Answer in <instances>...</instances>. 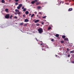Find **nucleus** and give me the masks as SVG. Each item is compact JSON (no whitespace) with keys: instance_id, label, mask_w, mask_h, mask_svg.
I'll list each match as a JSON object with an SVG mask.
<instances>
[{"instance_id":"49530a36","label":"nucleus","mask_w":74,"mask_h":74,"mask_svg":"<svg viewBox=\"0 0 74 74\" xmlns=\"http://www.w3.org/2000/svg\"><path fill=\"white\" fill-rule=\"evenodd\" d=\"M62 3H64V2H62Z\"/></svg>"},{"instance_id":"7ed1b4c3","label":"nucleus","mask_w":74,"mask_h":74,"mask_svg":"<svg viewBox=\"0 0 74 74\" xmlns=\"http://www.w3.org/2000/svg\"><path fill=\"white\" fill-rule=\"evenodd\" d=\"M37 0H35L34 1H32L31 2L32 4H34L36 2H37Z\"/></svg>"},{"instance_id":"c03bdc74","label":"nucleus","mask_w":74,"mask_h":74,"mask_svg":"<svg viewBox=\"0 0 74 74\" xmlns=\"http://www.w3.org/2000/svg\"><path fill=\"white\" fill-rule=\"evenodd\" d=\"M31 14H29V15H31Z\"/></svg>"},{"instance_id":"393cba45","label":"nucleus","mask_w":74,"mask_h":74,"mask_svg":"<svg viewBox=\"0 0 74 74\" xmlns=\"http://www.w3.org/2000/svg\"><path fill=\"white\" fill-rule=\"evenodd\" d=\"M62 37L63 38H65V36H62Z\"/></svg>"},{"instance_id":"2eb2a0df","label":"nucleus","mask_w":74,"mask_h":74,"mask_svg":"<svg viewBox=\"0 0 74 74\" xmlns=\"http://www.w3.org/2000/svg\"><path fill=\"white\" fill-rule=\"evenodd\" d=\"M40 4V3L38 2L36 3V5H39V4Z\"/></svg>"},{"instance_id":"4c0bfd02","label":"nucleus","mask_w":74,"mask_h":74,"mask_svg":"<svg viewBox=\"0 0 74 74\" xmlns=\"http://www.w3.org/2000/svg\"><path fill=\"white\" fill-rule=\"evenodd\" d=\"M66 50H67V51H69V48H67Z\"/></svg>"},{"instance_id":"6e6552de","label":"nucleus","mask_w":74,"mask_h":74,"mask_svg":"<svg viewBox=\"0 0 74 74\" xmlns=\"http://www.w3.org/2000/svg\"><path fill=\"white\" fill-rule=\"evenodd\" d=\"M39 22V20H37L35 21V23H37V22Z\"/></svg>"},{"instance_id":"79ce46f5","label":"nucleus","mask_w":74,"mask_h":74,"mask_svg":"<svg viewBox=\"0 0 74 74\" xmlns=\"http://www.w3.org/2000/svg\"><path fill=\"white\" fill-rule=\"evenodd\" d=\"M42 45V43H41V44H40V45Z\"/></svg>"},{"instance_id":"f03ea898","label":"nucleus","mask_w":74,"mask_h":74,"mask_svg":"<svg viewBox=\"0 0 74 74\" xmlns=\"http://www.w3.org/2000/svg\"><path fill=\"white\" fill-rule=\"evenodd\" d=\"M5 18L6 19H8L10 18V15L8 14H6Z\"/></svg>"},{"instance_id":"6ab92c4d","label":"nucleus","mask_w":74,"mask_h":74,"mask_svg":"<svg viewBox=\"0 0 74 74\" xmlns=\"http://www.w3.org/2000/svg\"><path fill=\"white\" fill-rule=\"evenodd\" d=\"M70 53H74V50L71 51Z\"/></svg>"},{"instance_id":"9b49d317","label":"nucleus","mask_w":74,"mask_h":74,"mask_svg":"<svg viewBox=\"0 0 74 74\" xmlns=\"http://www.w3.org/2000/svg\"><path fill=\"white\" fill-rule=\"evenodd\" d=\"M19 7H20L21 8V7H22V4H20L19 5Z\"/></svg>"},{"instance_id":"39448f33","label":"nucleus","mask_w":74,"mask_h":74,"mask_svg":"<svg viewBox=\"0 0 74 74\" xmlns=\"http://www.w3.org/2000/svg\"><path fill=\"white\" fill-rule=\"evenodd\" d=\"M73 10V9L72 8H70L69 9L68 11H71Z\"/></svg>"},{"instance_id":"ddd939ff","label":"nucleus","mask_w":74,"mask_h":74,"mask_svg":"<svg viewBox=\"0 0 74 74\" xmlns=\"http://www.w3.org/2000/svg\"><path fill=\"white\" fill-rule=\"evenodd\" d=\"M26 11V8H25L23 10V11H24V12H25V11Z\"/></svg>"},{"instance_id":"b1692460","label":"nucleus","mask_w":74,"mask_h":74,"mask_svg":"<svg viewBox=\"0 0 74 74\" xmlns=\"http://www.w3.org/2000/svg\"><path fill=\"white\" fill-rule=\"evenodd\" d=\"M17 14H18V15H19L20 14H21V12H17Z\"/></svg>"},{"instance_id":"9d476101","label":"nucleus","mask_w":74,"mask_h":74,"mask_svg":"<svg viewBox=\"0 0 74 74\" xmlns=\"http://www.w3.org/2000/svg\"><path fill=\"white\" fill-rule=\"evenodd\" d=\"M55 36H56V37H58L59 36V35L58 34H56L55 35Z\"/></svg>"},{"instance_id":"473e14b6","label":"nucleus","mask_w":74,"mask_h":74,"mask_svg":"<svg viewBox=\"0 0 74 74\" xmlns=\"http://www.w3.org/2000/svg\"><path fill=\"white\" fill-rule=\"evenodd\" d=\"M70 54H69L68 55V57H70Z\"/></svg>"},{"instance_id":"603ef678","label":"nucleus","mask_w":74,"mask_h":74,"mask_svg":"<svg viewBox=\"0 0 74 74\" xmlns=\"http://www.w3.org/2000/svg\"><path fill=\"white\" fill-rule=\"evenodd\" d=\"M42 50H43V49H42Z\"/></svg>"},{"instance_id":"a211bd4d","label":"nucleus","mask_w":74,"mask_h":74,"mask_svg":"<svg viewBox=\"0 0 74 74\" xmlns=\"http://www.w3.org/2000/svg\"><path fill=\"white\" fill-rule=\"evenodd\" d=\"M12 16H13L11 15V16L9 17V18H10V19H12Z\"/></svg>"},{"instance_id":"09e8293b","label":"nucleus","mask_w":74,"mask_h":74,"mask_svg":"<svg viewBox=\"0 0 74 74\" xmlns=\"http://www.w3.org/2000/svg\"><path fill=\"white\" fill-rule=\"evenodd\" d=\"M65 1H67L66 0Z\"/></svg>"},{"instance_id":"de8ad7c7","label":"nucleus","mask_w":74,"mask_h":74,"mask_svg":"<svg viewBox=\"0 0 74 74\" xmlns=\"http://www.w3.org/2000/svg\"><path fill=\"white\" fill-rule=\"evenodd\" d=\"M56 56H57V55H56Z\"/></svg>"},{"instance_id":"bb28decb","label":"nucleus","mask_w":74,"mask_h":74,"mask_svg":"<svg viewBox=\"0 0 74 74\" xmlns=\"http://www.w3.org/2000/svg\"><path fill=\"white\" fill-rule=\"evenodd\" d=\"M15 5H17L18 4V3L17 2H16L15 3Z\"/></svg>"},{"instance_id":"8fccbe9b","label":"nucleus","mask_w":74,"mask_h":74,"mask_svg":"<svg viewBox=\"0 0 74 74\" xmlns=\"http://www.w3.org/2000/svg\"><path fill=\"white\" fill-rule=\"evenodd\" d=\"M66 52H67V51H66Z\"/></svg>"},{"instance_id":"f257e3e1","label":"nucleus","mask_w":74,"mask_h":74,"mask_svg":"<svg viewBox=\"0 0 74 74\" xmlns=\"http://www.w3.org/2000/svg\"><path fill=\"white\" fill-rule=\"evenodd\" d=\"M38 31L39 32V33L41 34L43 32V30L41 28H40L38 29Z\"/></svg>"},{"instance_id":"5701e85b","label":"nucleus","mask_w":74,"mask_h":74,"mask_svg":"<svg viewBox=\"0 0 74 74\" xmlns=\"http://www.w3.org/2000/svg\"><path fill=\"white\" fill-rule=\"evenodd\" d=\"M36 25L37 26H40V24L37 23L36 24Z\"/></svg>"},{"instance_id":"0eeeda50","label":"nucleus","mask_w":74,"mask_h":74,"mask_svg":"<svg viewBox=\"0 0 74 74\" xmlns=\"http://www.w3.org/2000/svg\"><path fill=\"white\" fill-rule=\"evenodd\" d=\"M64 41H67V40L69 41V40H68V38H65L64 39Z\"/></svg>"},{"instance_id":"f8f14e48","label":"nucleus","mask_w":74,"mask_h":74,"mask_svg":"<svg viewBox=\"0 0 74 74\" xmlns=\"http://www.w3.org/2000/svg\"><path fill=\"white\" fill-rule=\"evenodd\" d=\"M15 11L16 12H17L19 11V10H18V9H16L15 10Z\"/></svg>"},{"instance_id":"a878e982","label":"nucleus","mask_w":74,"mask_h":74,"mask_svg":"<svg viewBox=\"0 0 74 74\" xmlns=\"http://www.w3.org/2000/svg\"><path fill=\"white\" fill-rule=\"evenodd\" d=\"M14 18L15 19H17V17H16V16H15L14 17Z\"/></svg>"},{"instance_id":"20e7f679","label":"nucleus","mask_w":74,"mask_h":74,"mask_svg":"<svg viewBox=\"0 0 74 74\" xmlns=\"http://www.w3.org/2000/svg\"><path fill=\"white\" fill-rule=\"evenodd\" d=\"M24 22H29V21L28 20V19H25Z\"/></svg>"},{"instance_id":"2f4dec72","label":"nucleus","mask_w":74,"mask_h":74,"mask_svg":"<svg viewBox=\"0 0 74 74\" xmlns=\"http://www.w3.org/2000/svg\"><path fill=\"white\" fill-rule=\"evenodd\" d=\"M22 9H24V6H23L22 7Z\"/></svg>"},{"instance_id":"a19ab883","label":"nucleus","mask_w":74,"mask_h":74,"mask_svg":"<svg viewBox=\"0 0 74 74\" xmlns=\"http://www.w3.org/2000/svg\"><path fill=\"white\" fill-rule=\"evenodd\" d=\"M9 1H12V0H9Z\"/></svg>"},{"instance_id":"c756f323","label":"nucleus","mask_w":74,"mask_h":74,"mask_svg":"<svg viewBox=\"0 0 74 74\" xmlns=\"http://www.w3.org/2000/svg\"><path fill=\"white\" fill-rule=\"evenodd\" d=\"M23 25V23H21L20 24V25Z\"/></svg>"},{"instance_id":"dca6fc26","label":"nucleus","mask_w":74,"mask_h":74,"mask_svg":"<svg viewBox=\"0 0 74 74\" xmlns=\"http://www.w3.org/2000/svg\"><path fill=\"white\" fill-rule=\"evenodd\" d=\"M17 8L18 10H19L21 8V7L18 6L17 7Z\"/></svg>"},{"instance_id":"864d4df0","label":"nucleus","mask_w":74,"mask_h":74,"mask_svg":"<svg viewBox=\"0 0 74 74\" xmlns=\"http://www.w3.org/2000/svg\"><path fill=\"white\" fill-rule=\"evenodd\" d=\"M41 42H42V41H41Z\"/></svg>"},{"instance_id":"c9c22d12","label":"nucleus","mask_w":74,"mask_h":74,"mask_svg":"<svg viewBox=\"0 0 74 74\" xmlns=\"http://www.w3.org/2000/svg\"><path fill=\"white\" fill-rule=\"evenodd\" d=\"M53 40H54L53 39H52L51 40V41H53Z\"/></svg>"},{"instance_id":"423d86ee","label":"nucleus","mask_w":74,"mask_h":74,"mask_svg":"<svg viewBox=\"0 0 74 74\" xmlns=\"http://www.w3.org/2000/svg\"><path fill=\"white\" fill-rule=\"evenodd\" d=\"M5 11L7 12H8V9H5Z\"/></svg>"},{"instance_id":"aec40b11","label":"nucleus","mask_w":74,"mask_h":74,"mask_svg":"<svg viewBox=\"0 0 74 74\" xmlns=\"http://www.w3.org/2000/svg\"><path fill=\"white\" fill-rule=\"evenodd\" d=\"M41 7L40 6H38L37 7L38 9H40V8H41Z\"/></svg>"},{"instance_id":"1a4fd4ad","label":"nucleus","mask_w":74,"mask_h":74,"mask_svg":"<svg viewBox=\"0 0 74 74\" xmlns=\"http://www.w3.org/2000/svg\"><path fill=\"white\" fill-rule=\"evenodd\" d=\"M25 14L26 15L29 14V12H28V11H26L25 12Z\"/></svg>"},{"instance_id":"3c124183","label":"nucleus","mask_w":74,"mask_h":74,"mask_svg":"<svg viewBox=\"0 0 74 74\" xmlns=\"http://www.w3.org/2000/svg\"><path fill=\"white\" fill-rule=\"evenodd\" d=\"M38 18H40V17H38Z\"/></svg>"},{"instance_id":"72a5a7b5","label":"nucleus","mask_w":74,"mask_h":74,"mask_svg":"<svg viewBox=\"0 0 74 74\" xmlns=\"http://www.w3.org/2000/svg\"><path fill=\"white\" fill-rule=\"evenodd\" d=\"M51 28L50 27H49L48 28V29L49 30H50V29H51Z\"/></svg>"},{"instance_id":"7c9ffc66","label":"nucleus","mask_w":74,"mask_h":74,"mask_svg":"<svg viewBox=\"0 0 74 74\" xmlns=\"http://www.w3.org/2000/svg\"><path fill=\"white\" fill-rule=\"evenodd\" d=\"M27 25V24H25L24 25V26H26V25Z\"/></svg>"},{"instance_id":"37998d69","label":"nucleus","mask_w":74,"mask_h":74,"mask_svg":"<svg viewBox=\"0 0 74 74\" xmlns=\"http://www.w3.org/2000/svg\"><path fill=\"white\" fill-rule=\"evenodd\" d=\"M15 15H16L17 14V13H15Z\"/></svg>"},{"instance_id":"412c9836","label":"nucleus","mask_w":74,"mask_h":74,"mask_svg":"<svg viewBox=\"0 0 74 74\" xmlns=\"http://www.w3.org/2000/svg\"><path fill=\"white\" fill-rule=\"evenodd\" d=\"M34 14H33L31 16V18H32V17H33V16H34Z\"/></svg>"},{"instance_id":"c85d7f7f","label":"nucleus","mask_w":74,"mask_h":74,"mask_svg":"<svg viewBox=\"0 0 74 74\" xmlns=\"http://www.w3.org/2000/svg\"><path fill=\"white\" fill-rule=\"evenodd\" d=\"M39 14H40V15H41V14H42V13L41 12H39Z\"/></svg>"},{"instance_id":"a18cd8bd","label":"nucleus","mask_w":74,"mask_h":74,"mask_svg":"<svg viewBox=\"0 0 74 74\" xmlns=\"http://www.w3.org/2000/svg\"><path fill=\"white\" fill-rule=\"evenodd\" d=\"M37 16H38V15L37 14Z\"/></svg>"},{"instance_id":"f704fd0d","label":"nucleus","mask_w":74,"mask_h":74,"mask_svg":"<svg viewBox=\"0 0 74 74\" xmlns=\"http://www.w3.org/2000/svg\"><path fill=\"white\" fill-rule=\"evenodd\" d=\"M72 63H74V61H73L72 62Z\"/></svg>"},{"instance_id":"58836bf2","label":"nucleus","mask_w":74,"mask_h":74,"mask_svg":"<svg viewBox=\"0 0 74 74\" xmlns=\"http://www.w3.org/2000/svg\"><path fill=\"white\" fill-rule=\"evenodd\" d=\"M42 25H44V22H43V23H42Z\"/></svg>"},{"instance_id":"cd10ccee","label":"nucleus","mask_w":74,"mask_h":74,"mask_svg":"<svg viewBox=\"0 0 74 74\" xmlns=\"http://www.w3.org/2000/svg\"><path fill=\"white\" fill-rule=\"evenodd\" d=\"M19 1V0H15V1L16 2H18Z\"/></svg>"},{"instance_id":"4be33fe9","label":"nucleus","mask_w":74,"mask_h":74,"mask_svg":"<svg viewBox=\"0 0 74 74\" xmlns=\"http://www.w3.org/2000/svg\"><path fill=\"white\" fill-rule=\"evenodd\" d=\"M47 17V16H43L42 17V18L44 19V18H46Z\"/></svg>"},{"instance_id":"ea45409f","label":"nucleus","mask_w":74,"mask_h":74,"mask_svg":"<svg viewBox=\"0 0 74 74\" xmlns=\"http://www.w3.org/2000/svg\"><path fill=\"white\" fill-rule=\"evenodd\" d=\"M44 47V45H43L42 46V48H43V47Z\"/></svg>"},{"instance_id":"4468645a","label":"nucleus","mask_w":74,"mask_h":74,"mask_svg":"<svg viewBox=\"0 0 74 74\" xmlns=\"http://www.w3.org/2000/svg\"><path fill=\"white\" fill-rule=\"evenodd\" d=\"M60 42L61 43V44H63V43H64V41L62 40L60 41Z\"/></svg>"},{"instance_id":"e433bc0d","label":"nucleus","mask_w":74,"mask_h":74,"mask_svg":"<svg viewBox=\"0 0 74 74\" xmlns=\"http://www.w3.org/2000/svg\"><path fill=\"white\" fill-rule=\"evenodd\" d=\"M23 17H25V15H23Z\"/></svg>"},{"instance_id":"f3484780","label":"nucleus","mask_w":74,"mask_h":74,"mask_svg":"<svg viewBox=\"0 0 74 74\" xmlns=\"http://www.w3.org/2000/svg\"><path fill=\"white\" fill-rule=\"evenodd\" d=\"M1 2L2 3H4L5 2V1H4V0H2L1 1Z\"/></svg>"}]
</instances>
